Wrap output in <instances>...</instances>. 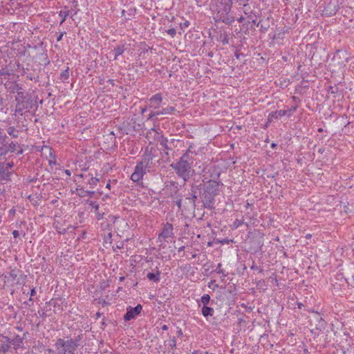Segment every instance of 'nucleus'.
Instances as JSON below:
<instances>
[{"instance_id": "a18cd8bd", "label": "nucleus", "mask_w": 354, "mask_h": 354, "mask_svg": "<svg viewBox=\"0 0 354 354\" xmlns=\"http://www.w3.org/2000/svg\"><path fill=\"white\" fill-rule=\"evenodd\" d=\"M0 75L2 76H6V75L9 76L10 75V73L8 72V71L6 68H3L0 71Z\"/></svg>"}, {"instance_id": "c756f323", "label": "nucleus", "mask_w": 354, "mask_h": 354, "mask_svg": "<svg viewBox=\"0 0 354 354\" xmlns=\"http://www.w3.org/2000/svg\"><path fill=\"white\" fill-rule=\"evenodd\" d=\"M69 78V68L67 67L66 70L62 71L60 74V80L62 82H65Z\"/></svg>"}, {"instance_id": "6ab92c4d", "label": "nucleus", "mask_w": 354, "mask_h": 354, "mask_svg": "<svg viewBox=\"0 0 354 354\" xmlns=\"http://www.w3.org/2000/svg\"><path fill=\"white\" fill-rule=\"evenodd\" d=\"M3 339H5L6 341L2 342L0 344V351H3L4 353H6L8 352L9 350L10 349L11 345H12V342H10V340L6 337H3Z\"/></svg>"}, {"instance_id": "37998d69", "label": "nucleus", "mask_w": 354, "mask_h": 354, "mask_svg": "<svg viewBox=\"0 0 354 354\" xmlns=\"http://www.w3.org/2000/svg\"><path fill=\"white\" fill-rule=\"evenodd\" d=\"M167 33L169 35H171L172 37H174L176 34V29L172 28H169L167 30Z\"/></svg>"}, {"instance_id": "3c124183", "label": "nucleus", "mask_w": 354, "mask_h": 354, "mask_svg": "<svg viewBox=\"0 0 354 354\" xmlns=\"http://www.w3.org/2000/svg\"><path fill=\"white\" fill-rule=\"evenodd\" d=\"M176 335L178 337H181L183 336V333L181 328H178V330L176 331Z\"/></svg>"}, {"instance_id": "6e6d98bb", "label": "nucleus", "mask_w": 354, "mask_h": 354, "mask_svg": "<svg viewBox=\"0 0 354 354\" xmlns=\"http://www.w3.org/2000/svg\"><path fill=\"white\" fill-rule=\"evenodd\" d=\"M148 107V105L146 106L145 107H142L140 110L141 113L143 114L144 113H145L147 111Z\"/></svg>"}, {"instance_id": "680f3d73", "label": "nucleus", "mask_w": 354, "mask_h": 354, "mask_svg": "<svg viewBox=\"0 0 354 354\" xmlns=\"http://www.w3.org/2000/svg\"><path fill=\"white\" fill-rule=\"evenodd\" d=\"M243 20H244V17H242V16L237 19V21H238V22H239V23L243 22Z\"/></svg>"}, {"instance_id": "774afa93", "label": "nucleus", "mask_w": 354, "mask_h": 354, "mask_svg": "<svg viewBox=\"0 0 354 354\" xmlns=\"http://www.w3.org/2000/svg\"><path fill=\"white\" fill-rule=\"evenodd\" d=\"M192 354H200L198 351H194Z\"/></svg>"}, {"instance_id": "473e14b6", "label": "nucleus", "mask_w": 354, "mask_h": 354, "mask_svg": "<svg viewBox=\"0 0 354 354\" xmlns=\"http://www.w3.org/2000/svg\"><path fill=\"white\" fill-rule=\"evenodd\" d=\"M257 15L254 13L253 11L250 12V15H248V22L252 23L253 25L257 26V20H256Z\"/></svg>"}, {"instance_id": "9d476101", "label": "nucleus", "mask_w": 354, "mask_h": 354, "mask_svg": "<svg viewBox=\"0 0 354 354\" xmlns=\"http://www.w3.org/2000/svg\"><path fill=\"white\" fill-rule=\"evenodd\" d=\"M153 158V155L152 153V149H149V147H146L142 160L140 161V162L143 163V165L147 167H150L152 165Z\"/></svg>"}, {"instance_id": "58836bf2", "label": "nucleus", "mask_w": 354, "mask_h": 354, "mask_svg": "<svg viewBox=\"0 0 354 354\" xmlns=\"http://www.w3.org/2000/svg\"><path fill=\"white\" fill-rule=\"evenodd\" d=\"M197 198V196L195 194H192L190 196L187 197L186 199L189 201V203L192 205L193 207H195V202Z\"/></svg>"}, {"instance_id": "a878e982", "label": "nucleus", "mask_w": 354, "mask_h": 354, "mask_svg": "<svg viewBox=\"0 0 354 354\" xmlns=\"http://www.w3.org/2000/svg\"><path fill=\"white\" fill-rule=\"evenodd\" d=\"M211 298L208 294L203 295L199 301H197L198 305L200 306L201 304L203 306L208 305L210 302Z\"/></svg>"}, {"instance_id": "864d4df0", "label": "nucleus", "mask_w": 354, "mask_h": 354, "mask_svg": "<svg viewBox=\"0 0 354 354\" xmlns=\"http://www.w3.org/2000/svg\"><path fill=\"white\" fill-rule=\"evenodd\" d=\"M26 304L28 305L29 306H31L33 305V299L32 297H30L28 301L26 302Z\"/></svg>"}, {"instance_id": "c85d7f7f", "label": "nucleus", "mask_w": 354, "mask_h": 354, "mask_svg": "<svg viewBox=\"0 0 354 354\" xmlns=\"http://www.w3.org/2000/svg\"><path fill=\"white\" fill-rule=\"evenodd\" d=\"M21 90H22V86L19 84H17V83H13L10 86V93H18Z\"/></svg>"}, {"instance_id": "5701e85b", "label": "nucleus", "mask_w": 354, "mask_h": 354, "mask_svg": "<svg viewBox=\"0 0 354 354\" xmlns=\"http://www.w3.org/2000/svg\"><path fill=\"white\" fill-rule=\"evenodd\" d=\"M257 26H260V30L262 32H266L270 27V24L268 22V19H267L266 21H263V20H261L257 24Z\"/></svg>"}, {"instance_id": "b1692460", "label": "nucleus", "mask_w": 354, "mask_h": 354, "mask_svg": "<svg viewBox=\"0 0 354 354\" xmlns=\"http://www.w3.org/2000/svg\"><path fill=\"white\" fill-rule=\"evenodd\" d=\"M147 167L144 165L143 163L138 162L135 167L134 172L141 175L143 177L144 174H145V168Z\"/></svg>"}, {"instance_id": "338daca9", "label": "nucleus", "mask_w": 354, "mask_h": 354, "mask_svg": "<svg viewBox=\"0 0 354 354\" xmlns=\"http://www.w3.org/2000/svg\"><path fill=\"white\" fill-rule=\"evenodd\" d=\"M10 214H15V209H11L10 210Z\"/></svg>"}, {"instance_id": "c9c22d12", "label": "nucleus", "mask_w": 354, "mask_h": 354, "mask_svg": "<svg viewBox=\"0 0 354 354\" xmlns=\"http://www.w3.org/2000/svg\"><path fill=\"white\" fill-rule=\"evenodd\" d=\"M168 346L171 350H174L176 348V339L175 337H170L168 341Z\"/></svg>"}, {"instance_id": "ea45409f", "label": "nucleus", "mask_w": 354, "mask_h": 354, "mask_svg": "<svg viewBox=\"0 0 354 354\" xmlns=\"http://www.w3.org/2000/svg\"><path fill=\"white\" fill-rule=\"evenodd\" d=\"M239 5H243V12L245 15H247L248 17V15H250V12L251 11L250 10V7L248 6V3H244L243 4H241V3H239Z\"/></svg>"}, {"instance_id": "e2e57ef3", "label": "nucleus", "mask_w": 354, "mask_h": 354, "mask_svg": "<svg viewBox=\"0 0 354 354\" xmlns=\"http://www.w3.org/2000/svg\"><path fill=\"white\" fill-rule=\"evenodd\" d=\"M65 173H66L68 176H71V171H70L68 169H66V170H65Z\"/></svg>"}, {"instance_id": "393cba45", "label": "nucleus", "mask_w": 354, "mask_h": 354, "mask_svg": "<svg viewBox=\"0 0 354 354\" xmlns=\"http://www.w3.org/2000/svg\"><path fill=\"white\" fill-rule=\"evenodd\" d=\"M160 272L159 270H157L156 272H149L147 275V277L149 280L154 281V282H158L160 281Z\"/></svg>"}, {"instance_id": "4468645a", "label": "nucleus", "mask_w": 354, "mask_h": 354, "mask_svg": "<svg viewBox=\"0 0 354 354\" xmlns=\"http://www.w3.org/2000/svg\"><path fill=\"white\" fill-rule=\"evenodd\" d=\"M288 113V111L286 110H279L271 112L268 118V121L269 122H272L274 119H278L282 116L286 115Z\"/></svg>"}, {"instance_id": "cd10ccee", "label": "nucleus", "mask_w": 354, "mask_h": 354, "mask_svg": "<svg viewBox=\"0 0 354 354\" xmlns=\"http://www.w3.org/2000/svg\"><path fill=\"white\" fill-rule=\"evenodd\" d=\"M24 338L19 335H17L11 342L12 344L15 345V348L17 349L21 347Z\"/></svg>"}, {"instance_id": "de8ad7c7", "label": "nucleus", "mask_w": 354, "mask_h": 354, "mask_svg": "<svg viewBox=\"0 0 354 354\" xmlns=\"http://www.w3.org/2000/svg\"><path fill=\"white\" fill-rule=\"evenodd\" d=\"M189 22L188 21H185L184 23L180 24V28L182 29L185 28L189 26Z\"/></svg>"}, {"instance_id": "20e7f679", "label": "nucleus", "mask_w": 354, "mask_h": 354, "mask_svg": "<svg viewBox=\"0 0 354 354\" xmlns=\"http://www.w3.org/2000/svg\"><path fill=\"white\" fill-rule=\"evenodd\" d=\"M82 337V335H79L74 339L58 338L55 343V347L59 354H75L77 348L81 346Z\"/></svg>"}, {"instance_id": "5fc2aeb1", "label": "nucleus", "mask_w": 354, "mask_h": 354, "mask_svg": "<svg viewBox=\"0 0 354 354\" xmlns=\"http://www.w3.org/2000/svg\"><path fill=\"white\" fill-rule=\"evenodd\" d=\"M65 32H61L57 38V41H60L62 39V37Z\"/></svg>"}, {"instance_id": "09e8293b", "label": "nucleus", "mask_w": 354, "mask_h": 354, "mask_svg": "<svg viewBox=\"0 0 354 354\" xmlns=\"http://www.w3.org/2000/svg\"><path fill=\"white\" fill-rule=\"evenodd\" d=\"M50 155L51 156H53V160H49V165H55V164H56L55 156L54 155L53 156V153H52V152H51V151H50Z\"/></svg>"}, {"instance_id": "39448f33", "label": "nucleus", "mask_w": 354, "mask_h": 354, "mask_svg": "<svg viewBox=\"0 0 354 354\" xmlns=\"http://www.w3.org/2000/svg\"><path fill=\"white\" fill-rule=\"evenodd\" d=\"M10 271L1 274V277L3 278L4 285L12 287L15 285H24L27 277L26 275L17 268L12 269L10 267Z\"/></svg>"}, {"instance_id": "4d7b16f0", "label": "nucleus", "mask_w": 354, "mask_h": 354, "mask_svg": "<svg viewBox=\"0 0 354 354\" xmlns=\"http://www.w3.org/2000/svg\"><path fill=\"white\" fill-rule=\"evenodd\" d=\"M234 55H235V57H236V59H239V58H240V56H241V55H243V54H242V53H239L238 52V50H236V52H235V53H234Z\"/></svg>"}, {"instance_id": "f8f14e48", "label": "nucleus", "mask_w": 354, "mask_h": 354, "mask_svg": "<svg viewBox=\"0 0 354 354\" xmlns=\"http://www.w3.org/2000/svg\"><path fill=\"white\" fill-rule=\"evenodd\" d=\"M13 171H8L6 167H3L0 165V181L2 184H5L11 180V176Z\"/></svg>"}, {"instance_id": "f3484780", "label": "nucleus", "mask_w": 354, "mask_h": 354, "mask_svg": "<svg viewBox=\"0 0 354 354\" xmlns=\"http://www.w3.org/2000/svg\"><path fill=\"white\" fill-rule=\"evenodd\" d=\"M77 194L80 197H84L86 196H88L89 197H93L95 194L94 191H88V190H84V189L81 187L80 185H78L77 187Z\"/></svg>"}, {"instance_id": "ddd939ff", "label": "nucleus", "mask_w": 354, "mask_h": 354, "mask_svg": "<svg viewBox=\"0 0 354 354\" xmlns=\"http://www.w3.org/2000/svg\"><path fill=\"white\" fill-rule=\"evenodd\" d=\"M21 144L16 140H10L8 138L6 140V155L8 153H14L18 148H19Z\"/></svg>"}, {"instance_id": "72a5a7b5", "label": "nucleus", "mask_w": 354, "mask_h": 354, "mask_svg": "<svg viewBox=\"0 0 354 354\" xmlns=\"http://www.w3.org/2000/svg\"><path fill=\"white\" fill-rule=\"evenodd\" d=\"M69 15H70V10H66V11L61 10L59 12V17H62L60 24H63L66 21L67 17L69 16Z\"/></svg>"}, {"instance_id": "79ce46f5", "label": "nucleus", "mask_w": 354, "mask_h": 354, "mask_svg": "<svg viewBox=\"0 0 354 354\" xmlns=\"http://www.w3.org/2000/svg\"><path fill=\"white\" fill-rule=\"evenodd\" d=\"M88 205L92 208H94L95 211H97L99 209V205L95 201H89Z\"/></svg>"}, {"instance_id": "c03bdc74", "label": "nucleus", "mask_w": 354, "mask_h": 354, "mask_svg": "<svg viewBox=\"0 0 354 354\" xmlns=\"http://www.w3.org/2000/svg\"><path fill=\"white\" fill-rule=\"evenodd\" d=\"M175 203L178 206V209L180 210L182 207V199L180 198H176Z\"/></svg>"}, {"instance_id": "a19ab883", "label": "nucleus", "mask_w": 354, "mask_h": 354, "mask_svg": "<svg viewBox=\"0 0 354 354\" xmlns=\"http://www.w3.org/2000/svg\"><path fill=\"white\" fill-rule=\"evenodd\" d=\"M24 145H21L19 148H18L14 153H15L17 156L22 155L24 151Z\"/></svg>"}, {"instance_id": "0eeeda50", "label": "nucleus", "mask_w": 354, "mask_h": 354, "mask_svg": "<svg viewBox=\"0 0 354 354\" xmlns=\"http://www.w3.org/2000/svg\"><path fill=\"white\" fill-rule=\"evenodd\" d=\"M17 94V95L15 97V100L17 102V111H21L22 109H27V103L30 100L28 95L23 92L22 90Z\"/></svg>"}, {"instance_id": "f03ea898", "label": "nucleus", "mask_w": 354, "mask_h": 354, "mask_svg": "<svg viewBox=\"0 0 354 354\" xmlns=\"http://www.w3.org/2000/svg\"><path fill=\"white\" fill-rule=\"evenodd\" d=\"M190 151L191 147L182 155L178 161L170 165V167L174 169L177 176L183 178L184 182L189 180L194 173L192 169L193 158L189 156Z\"/></svg>"}, {"instance_id": "412c9836", "label": "nucleus", "mask_w": 354, "mask_h": 354, "mask_svg": "<svg viewBox=\"0 0 354 354\" xmlns=\"http://www.w3.org/2000/svg\"><path fill=\"white\" fill-rule=\"evenodd\" d=\"M7 133L12 138H17L19 137V131L14 126H10L6 129Z\"/></svg>"}, {"instance_id": "423d86ee", "label": "nucleus", "mask_w": 354, "mask_h": 354, "mask_svg": "<svg viewBox=\"0 0 354 354\" xmlns=\"http://www.w3.org/2000/svg\"><path fill=\"white\" fill-rule=\"evenodd\" d=\"M32 48L37 50L35 55V59L37 62L45 66L50 64V60L48 59L47 55V50L43 48V42H41L39 46H34Z\"/></svg>"}, {"instance_id": "bb28decb", "label": "nucleus", "mask_w": 354, "mask_h": 354, "mask_svg": "<svg viewBox=\"0 0 354 354\" xmlns=\"http://www.w3.org/2000/svg\"><path fill=\"white\" fill-rule=\"evenodd\" d=\"M218 40L220 41L223 45H226L229 43V35L226 32H221Z\"/></svg>"}, {"instance_id": "e433bc0d", "label": "nucleus", "mask_w": 354, "mask_h": 354, "mask_svg": "<svg viewBox=\"0 0 354 354\" xmlns=\"http://www.w3.org/2000/svg\"><path fill=\"white\" fill-rule=\"evenodd\" d=\"M131 179L136 183L139 182L140 180L142 179V176L138 174H136V172H133V174L131 176Z\"/></svg>"}, {"instance_id": "603ef678", "label": "nucleus", "mask_w": 354, "mask_h": 354, "mask_svg": "<svg viewBox=\"0 0 354 354\" xmlns=\"http://www.w3.org/2000/svg\"><path fill=\"white\" fill-rule=\"evenodd\" d=\"M12 235L14 236V238H18L19 236V232L18 230H14L12 232Z\"/></svg>"}, {"instance_id": "dca6fc26", "label": "nucleus", "mask_w": 354, "mask_h": 354, "mask_svg": "<svg viewBox=\"0 0 354 354\" xmlns=\"http://www.w3.org/2000/svg\"><path fill=\"white\" fill-rule=\"evenodd\" d=\"M176 141V140L172 139L170 140V142H169L167 138H164L160 142V145L165 150H172V146H174V144Z\"/></svg>"}, {"instance_id": "6e6552de", "label": "nucleus", "mask_w": 354, "mask_h": 354, "mask_svg": "<svg viewBox=\"0 0 354 354\" xmlns=\"http://www.w3.org/2000/svg\"><path fill=\"white\" fill-rule=\"evenodd\" d=\"M142 310V306L140 304H138L135 307L129 306L127 308V312L123 316V319L124 321H130L133 319H135L137 315H138Z\"/></svg>"}, {"instance_id": "4c0bfd02", "label": "nucleus", "mask_w": 354, "mask_h": 354, "mask_svg": "<svg viewBox=\"0 0 354 354\" xmlns=\"http://www.w3.org/2000/svg\"><path fill=\"white\" fill-rule=\"evenodd\" d=\"M0 165L3 166V167H6V168L8 171H12V169L14 167V162H0Z\"/></svg>"}, {"instance_id": "49530a36", "label": "nucleus", "mask_w": 354, "mask_h": 354, "mask_svg": "<svg viewBox=\"0 0 354 354\" xmlns=\"http://www.w3.org/2000/svg\"><path fill=\"white\" fill-rule=\"evenodd\" d=\"M297 109V106H293L292 107L291 109L287 110L288 111V113L286 115H291L292 114V113H294Z\"/></svg>"}, {"instance_id": "13d9d810", "label": "nucleus", "mask_w": 354, "mask_h": 354, "mask_svg": "<svg viewBox=\"0 0 354 354\" xmlns=\"http://www.w3.org/2000/svg\"><path fill=\"white\" fill-rule=\"evenodd\" d=\"M26 77L29 79L30 80H35V77L32 76L31 74L27 75Z\"/></svg>"}, {"instance_id": "a211bd4d", "label": "nucleus", "mask_w": 354, "mask_h": 354, "mask_svg": "<svg viewBox=\"0 0 354 354\" xmlns=\"http://www.w3.org/2000/svg\"><path fill=\"white\" fill-rule=\"evenodd\" d=\"M126 50L124 44L118 45L111 52L114 55L113 59L116 60L119 55H121Z\"/></svg>"}, {"instance_id": "2f4dec72", "label": "nucleus", "mask_w": 354, "mask_h": 354, "mask_svg": "<svg viewBox=\"0 0 354 354\" xmlns=\"http://www.w3.org/2000/svg\"><path fill=\"white\" fill-rule=\"evenodd\" d=\"M159 115L158 111H151L147 117V120H154Z\"/></svg>"}, {"instance_id": "bf43d9fd", "label": "nucleus", "mask_w": 354, "mask_h": 354, "mask_svg": "<svg viewBox=\"0 0 354 354\" xmlns=\"http://www.w3.org/2000/svg\"><path fill=\"white\" fill-rule=\"evenodd\" d=\"M35 294H36V291H35V289L33 288H32V289H31V290H30V297H32V296H34Z\"/></svg>"}, {"instance_id": "69168bd1", "label": "nucleus", "mask_w": 354, "mask_h": 354, "mask_svg": "<svg viewBox=\"0 0 354 354\" xmlns=\"http://www.w3.org/2000/svg\"><path fill=\"white\" fill-rule=\"evenodd\" d=\"M185 246H182V247L179 248L178 252L183 251L185 250Z\"/></svg>"}, {"instance_id": "1a4fd4ad", "label": "nucleus", "mask_w": 354, "mask_h": 354, "mask_svg": "<svg viewBox=\"0 0 354 354\" xmlns=\"http://www.w3.org/2000/svg\"><path fill=\"white\" fill-rule=\"evenodd\" d=\"M162 95L157 93L148 99V106L150 109H158L162 102Z\"/></svg>"}, {"instance_id": "7c9ffc66", "label": "nucleus", "mask_w": 354, "mask_h": 354, "mask_svg": "<svg viewBox=\"0 0 354 354\" xmlns=\"http://www.w3.org/2000/svg\"><path fill=\"white\" fill-rule=\"evenodd\" d=\"M243 224H245L243 219H236L232 224V228L237 229L238 227H239L241 225H242ZM245 225L248 227V224L246 223Z\"/></svg>"}, {"instance_id": "052dcab7", "label": "nucleus", "mask_w": 354, "mask_h": 354, "mask_svg": "<svg viewBox=\"0 0 354 354\" xmlns=\"http://www.w3.org/2000/svg\"><path fill=\"white\" fill-rule=\"evenodd\" d=\"M161 328H162L163 330H167L169 328H168V326H167V325L164 324V325H162V326H161Z\"/></svg>"}, {"instance_id": "4be33fe9", "label": "nucleus", "mask_w": 354, "mask_h": 354, "mask_svg": "<svg viewBox=\"0 0 354 354\" xmlns=\"http://www.w3.org/2000/svg\"><path fill=\"white\" fill-rule=\"evenodd\" d=\"M158 111L159 115H168V114L171 115V114L174 113L176 111V109H175L174 106H168L165 108L162 109L161 110H158Z\"/></svg>"}, {"instance_id": "2eb2a0df", "label": "nucleus", "mask_w": 354, "mask_h": 354, "mask_svg": "<svg viewBox=\"0 0 354 354\" xmlns=\"http://www.w3.org/2000/svg\"><path fill=\"white\" fill-rule=\"evenodd\" d=\"M6 140H8V136L6 134L3 136H0V158L6 156Z\"/></svg>"}, {"instance_id": "f704fd0d", "label": "nucleus", "mask_w": 354, "mask_h": 354, "mask_svg": "<svg viewBox=\"0 0 354 354\" xmlns=\"http://www.w3.org/2000/svg\"><path fill=\"white\" fill-rule=\"evenodd\" d=\"M89 176H91V178L88 181V184L89 185H91V187H94L95 186H96L97 185V183H99L100 180L97 178L93 177L92 174H89Z\"/></svg>"}, {"instance_id": "7ed1b4c3", "label": "nucleus", "mask_w": 354, "mask_h": 354, "mask_svg": "<svg viewBox=\"0 0 354 354\" xmlns=\"http://www.w3.org/2000/svg\"><path fill=\"white\" fill-rule=\"evenodd\" d=\"M232 0H211V8L216 13L217 21L227 25H231L234 21V17L230 13Z\"/></svg>"}, {"instance_id": "8fccbe9b", "label": "nucleus", "mask_w": 354, "mask_h": 354, "mask_svg": "<svg viewBox=\"0 0 354 354\" xmlns=\"http://www.w3.org/2000/svg\"><path fill=\"white\" fill-rule=\"evenodd\" d=\"M221 263H218V266H217V268L216 270V271L218 272V273H222V274H224V270L221 269Z\"/></svg>"}, {"instance_id": "9b49d317", "label": "nucleus", "mask_w": 354, "mask_h": 354, "mask_svg": "<svg viewBox=\"0 0 354 354\" xmlns=\"http://www.w3.org/2000/svg\"><path fill=\"white\" fill-rule=\"evenodd\" d=\"M173 225L169 223H167L164 225L162 232L159 234V239L162 237L163 239H166L167 238H171L174 236L173 232Z\"/></svg>"}, {"instance_id": "f257e3e1", "label": "nucleus", "mask_w": 354, "mask_h": 354, "mask_svg": "<svg viewBox=\"0 0 354 354\" xmlns=\"http://www.w3.org/2000/svg\"><path fill=\"white\" fill-rule=\"evenodd\" d=\"M219 176L220 172L218 171L211 174L210 178L214 179L209 180L203 187L200 197L203 207L206 209H214L215 197L219 194L220 186L223 185L221 180H215L219 178Z\"/></svg>"}, {"instance_id": "0e129e2a", "label": "nucleus", "mask_w": 354, "mask_h": 354, "mask_svg": "<svg viewBox=\"0 0 354 354\" xmlns=\"http://www.w3.org/2000/svg\"><path fill=\"white\" fill-rule=\"evenodd\" d=\"M40 316H41L42 318H45V317H46V313L43 312V313L40 315Z\"/></svg>"}, {"instance_id": "aec40b11", "label": "nucleus", "mask_w": 354, "mask_h": 354, "mask_svg": "<svg viewBox=\"0 0 354 354\" xmlns=\"http://www.w3.org/2000/svg\"><path fill=\"white\" fill-rule=\"evenodd\" d=\"M214 310L212 308L206 306H203L201 309V313L204 317L206 319L208 318V317H212L214 315Z\"/></svg>"}]
</instances>
